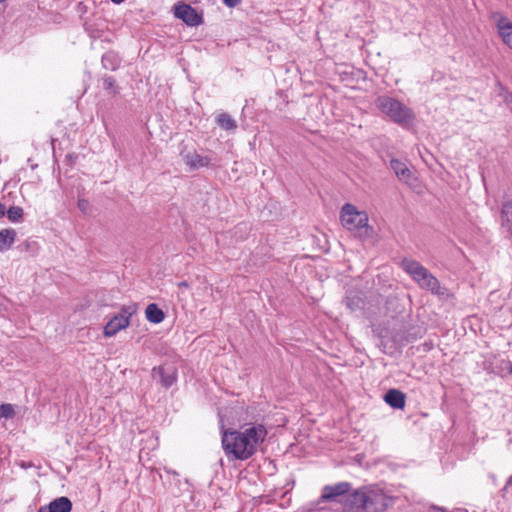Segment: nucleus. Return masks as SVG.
Returning <instances> with one entry per match:
<instances>
[{
    "mask_svg": "<svg viewBox=\"0 0 512 512\" xmlns=\"http://www.w3.org/2000/svg\"><path fill=\"white\" fill-rule=\"evenodd\" d=\"M175 15L189 26H197L202 20L196 10L187 4L177 6L175 9Z\"/></svg>",
    "mask_w": 512,
    "mask_h": 512,
    "instance_id": "11",
    "label": "nucleus"
},
{
    "mask_svg": "<svg viewBox=\"0 0 512 512\" xmlns=\"http://www.w3.org/2000/svg\"><path fill=\"white\" fill-rule=\"evenodd\" d=\"M509 372L512 374V364L509 367Z\"/></svg>",
    "mask_w": 512,
    "mask_h": 512,
    "instance_id": "31",
    "label": "nucleus"
},
{
    "mask_svg": "<svg viewBox=\"0 0 512 512\" xmlns=\"http://www.w3.org/2000/svg\"><path fill=\"white\" fill-rule=\"evenodd\" d=\"M78 208L83 212L87 213L89 210V202L86 199H79L78 200Z\"/></svg>",
    "mask_w": 512,
    "mask_h": 512,
    "instance_id": "24",
    "label": "nucleus"
},
{
    "mask_svg": "<svg viewBox=\"0 0 512 512\" xmlns=\"http://www.w3.org/2000/svg\"><path fill=\"white\" fill-rule=\"evenodd\" d=\"M501 220L502 226L512 235V202L508 201L503 204Z\"/></svg>",
    "mask_w": 512,
    "mask_h": 512,
    "instance_id": "18",
    "label": "nucleus"
},
{
    "mask_svg": "<svg viewBox=\"0 0 512 512\" xmlns=\"http://www.w3.org/2000/svg\"><path fill=\"white\" fill-rule=\"evenodd\" d=\"M16 239V231L14 229L0 230V251L8 250Z\"/></svg>",
    "mask_w": 512,
    "mask_h": 512,
    "instance_id": "17",
    "label": "nucleus"
},
{
    "mask_svg": "<svg viewBox=\"0 0 512 512\" xmlns=\"http://www.w3.org/2000/svg\"><path fill=\"white\" fill-rule=\"evenodd\" d=\"M112 58H113V55L110 53H107L102 57V64H103L104 68L111 69V70H115L117 68L118 64H114L112 62Z\"/></svg>",
    "mask_w": 512,
    "mask_h": 512,
    "instance_id": "22",
    "label": "nucleus"
},
{
    "mask_svg": "<svg viewBox=\"0 0 512 512\" xmlns=\"http://www.w3.org/2000/svg\"><path fill=\"white\" fill-rule=\"evenodd\" d=\"M503 98H504V101L507 105H509L512 109V94L508 91H505L503 93Z\"/></svg>",
    "mask_w": 512,
    "mask_h": 512,
    "instance_id": "25",
    "label": "nucleus"
},
{
    "mask_svg": "<svg viewBox=\"0 0 512 512\" xmlns=\"http://www.w3.org/2000/svg\"><path fill=\"white\" fill-rule=\"evenodd\" d=\"M146 319L154 324L161 323L164 318V312L155 303H151L146 307L145 310Z\"/></svg>",
    "mask_w": 512,
    "mask_h": 512,
    "instance_id": "16",
    "label": "nucleus"
},
{
    "mask_svg": "<svg viewBox=\"0 0 512 512\" xmlns=\"http://www.w3.org/2000/svg\"><path fill=\"white\" fill-rule=\"evenodd\" d=\"M113 3L115 4H120L122 3L124 0H111Z\"/></svg>",
    "mask_w": 512,
    "mask_h": 512,
    "instance_id": "30",
    "label": "nucleus"
},
{
    "mask_svg": "<svg viewBox=\"0 0 512 512\" xmlns=\"http://www.w3.org/2000/svg\"><path fill=\"white\" fill-rule=\"evenodd\" d=\"M180 156L182 157L185 164L192 170L207 167L211 162V158L208 156L200 155L193 148L188 149L187 147H184L180 152Z\"/></svg>",
    "mask_w": 512,
    "mask_h": 512,
    "instance_id": "8",
    "label": "nucleus"
},
{
    "mask_svg": "<svg viewBox=\"0 0 512 512\" xmlns=\"http://www.w3.org/2000/svg\"><path fill=\"white\" fill-rule=\"evenodd\" d=\"M492 19L504 44L512 49V22L499 12L492 14Z\"/></svg>",
    "mask_w": 512,
    "mask_h": 512,
    "instance_id": "9",
    "label": "nucleus"
},
{
    "mask_svg": "<svg viewBox=\"0 0 512 512\" xmlns=\"http://www.w3.org/2000/svg\"><path fill=\"white\" fill-rule=\"evenodd\" d=\"M216 122L225 130H234L237 128L236 121L228 113H220L216 118Z\"/></svg>",
    "mask_w": 512,
    "mask_h": 512,
    "instance_id": "19",
    "label": "nucleus"
},
{
    "mask_svg": "<svg viewBox=\"0 0 512 512\" xmlns=\"http://www.w3.org/2000/svg\"><path fill=\"white\" fill-rule=\"evenodd\" d=\"M341 223L344 228L355 233L360 238L370 237L372 228L368 225V215L359 211L354 205L346 203L341 209Z\"/></svg>",
    "mask_w": 512,
    "mask_h": 512,
    "instance_id": "4",
    "label": "nucleus"
},
{
    "mask_svg": "<svg viewBox=\"0 0 512 512\" xmlns=\"http://www.w3.org/2000/svg\"><path fill=\"white\" fill-rule=\"evenodd\" d=\"M152 377L155 381L161 383L162 386L168 388L177 379V369L172 364H164L153 368Z\"/></svg>",
    "mask_w": 512,
    "mask_h": 512,
    "instance_id": "7",
    "label": "nucleus"
},
{
    "mask_svg": "<svg viewBox=\"0 0 512 512\" xmlns=\"http://www.w3.org/2000/svg\"><path fill=\"white\" fill-rule=\"evenodd\" d=\"M508 483H512V476L510 477Z\"/></svg>",
    "mask_w": 512,
    "mask_h": 512,
    "instance_id": "32",
    "label": "nucleus"
},
{
    "mask_svg": "<svg viewBox=\"0 0 512 512\" xmlns=\"http://www.w3.org/2000/svg\"><path fill=\"white\" fill-rule=\"evenodd\" d=\"M137 304L133 303L121 308L120 313L116 314L104 327V336L112 337L120 330L125 329L130 324V318L137 312Z\"/></svg>",
    "mask_w": 512,
    "mask_h": 512,
    "instance_id": "6",
    "label": "nucleus"
},
{
    "mask_svg": "<svg viewBox=\"0 0 512 512\" xmlns=\"http://www.w3.org/2000/svg\"><path fill=\"white\" fill-rule=\"evenodd\" d=\"M46 507L50 512H70L72 509V502L68 497L62 496L51 501Z\"/></svg>",
    "mask_w": 512,
    "mask_h": 512,
    "instance_id": "15",
    "label": "nucleus"
},
{
    "mask_svg": "<svg viewBox=\"0 0 512 512\" xmlns=\"http://www.w3.org/2000/svg\"><path fill=\"white\" fill-rule=\"evenodd\" d=\"M376 106L383 114L389 117L391 121L401 126H408L414 120V114L410 108L389 96L378 97Z\"/></svg>",
    "mask_w": 512,
    "mask_h": 512,
    "instance_id": "5",
    "label": "nucleus"
},
{
    "mask_svg": "<svg viewBox=\"0 0 512 512\" xmlns=\"http://www.w3.org/2000/svg\"><path fill=\"white\" fill-rule=\"evenodd\" d=\"M345 303L351 312H356L364 308V298L361 293L349 292L347 293Z\"/></svg>",
    "mask_w": 512,
    "mask_h": 512,
    "instance_id": "14",
    "label": "nucleus"
},
{
    "mask_svg": "<svg viewBox=\"0 0 512 512\" xmlns=\"http://www.w3.org/2000/svg\"><path fill=\"white\" fill-rule=\"evenodd\" d=\"M5 214H7L6 206L0 203V217L4 216Z\"/></svg>",
    "mask_w": 512,
    "mask_h": 512,
    "instance_id": "27",
    "label": "nucleus"
},
{
    "mask_svg": "<svg viewBox=\"0 0 512 512\" xmlns=\"http://www.w3.org/2000/svg\"><path fill=\"white\" fill-rule=\"evenodd\" d=\"M103 86L107 90H113V93H116L117 91L114 89L115 87V80L112 77H105L103 79Z\"/></svg>",
    "mask_w": 512,
    "mask_h": 512,
    "instance_id": "23",
    "label": "nucleus"
},
{
    "mask_svg": "<svg viewBox=\"0 0 512 512\" xmlns=\"http://www.w3.org/2000/svg\"><path fill=\"white\" fill-rule=\"evenodd\" d=\"M267 436L262 424L248 425L241 430H224L222 447L228 458L247 460L252 457Z\"/></svg>",
    "mask_w": 512,
    "mask_h": 512,
    "instance_id": "1",
    "label": "nucleus"
},
{
    "mask_svg": "<svg viewBox=\"0 0 512 512\" xmlns=\"http://www.w3.org/2000/svg\"><path fill=\"white\" fill-rule=\"evenodd\" d=\"M240 2L241 0H223V3L230 8L236 7Z\"/></svg>",
    "mask_w": 512,
    "mask_h": 512,
    "instance_id": "26",
    "label": "nucleus"
},
{
    "mask_svg": "<svg viewBox=\"0 0 512 512\" xmlns=\"http://www.w3.org/2000/svg\"><path fill=\"white\" fill-rule=\"evenodd\" d=\"M390 167L399 178V180L408 182L411 179L412 172L404 162L398 159H392L390 161Z\"/></svg>",
    "mask_w": 512,
    "mask_h": 512,
    "instance_id": "13",
    "label": "nucleus"
},
{
    "mask_svg": "<svg viewBox=\"0 0 512 512\" xmlns=\"http://www.w3.org/2000/svg\"><path fill=\"white\" fill-rule=\"evenodd\" d=\"M351 485L348 482H339L334 485H326L322 489L321 501H338L339 497L344 496L350 490Z\"/></svg>",
    "mask_w": 512,
    "mask_h": 512,
    "instance_id": "10",
    "label": "nucleus"
},
{
    "mask_svg": "<svg viewBox=\"0 0 512 512\" xmlns=\"http://www.w3.org/2000/svg\"><path fill=\"white\" fill-rule=\"evenodd\" d=\"M23 216V209L19 206H12L7 210V217L12 222H18Z\"/></svg>",
    "mask_w": 512,
    "mask_h": 512,
    "instance_id": "20",
    "label": "nucleus"
},
{
    "mask_svg": "<svg viewBox=\"0 0 512 512\" xmlns=\"http://www.w3.org/2000/svg\"><path fill=\"white\" fill-rule=\"evenodd\" d=\"M38 512H50V510L46 506H42L39 508Z\"/></svg>",
    "mask_w": 512,
    "mask_h": 512,
    "instance_id": "28",
    "label": "nucleus"
},
{
    "mask_svg": "<svg viewBox=\"0 0 512 512\" xmlns=\"http://www.w3.org/2000/svg\"><path fill=\"white\" fill-rule=\"evenodd\" d=\"M187 286H188V284L186 281L179 283V287H187Z\"/></svg>",
    "mask_w": 512,
    "mask_h": 512,
    "instance_id": "29",
    "label": "nucleus"
},
{
    "mask_svg": "<svg viewBox=\"0 0 512 512\" xmlns=\"http://www.w3.org/2000/svg\"><path fill=\"white\" fill-rule=\"evenodd\" d=\"M402 268L422 289L429 290L432 294L438 296L446 294V289L441 287L438 279L419 262L404 259L402 261Z\"/></svg>",
    "mask_w": 512,
    "mask_h": 512,
    "instance_id": "3",
    "label": "nucleus"
},
{
    "mask_svg": "<svg viewBox=\"0 0 512 512\" xmlns=\"http://www.w3.org/2000/svg\"><path fill=\"white\" fill-rule=\"evenodd\" d=\"M14 414H15V411L11 404H1L0 405V417L9 419V418H13Z\"/></svg>",
    "mask_w": 512,
    "mask_h": 512,
    "instance_id": "21",
    "label": "nucleus"
},
{
    "mask_svg": "<svg viewBox=\"0 0 512 512\" xmlns=\"http://www.w3.org/2000/svg\"><path fill=\"white\" fill-rule=\"evenodd\" d=\"M384 400L392 408L402 409L405 406V394L397 389L389 390L385 394Z\"/></svg>",
    "mask_w": 512,
    "mask_h": 512,
    "instance_id": "12",
    "label": "nucleus"
},
{
    "mask_svg": "<svg viewBox=\"0 0 512 512\" xmlns=\"http://www.w3.org/2000/svg\"><path fill=\"white\" fill-rule=\"evenodd\" d=\"M395 498L379 487H363L349 494L343 503L344 512H384Z\"/></svg>",
    "mask_w": 512,
    "mask_h": 512,
    "instance_id": "2",
    "label": "nucleus"
}]
</instances>
